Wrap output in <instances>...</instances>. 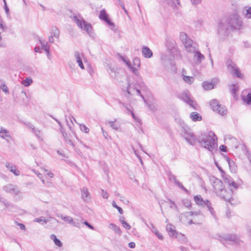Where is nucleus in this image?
<instances>
[{
    "label": "nucleus",
    "mask_w": 251,
    "mask_h": 251,
    "mask_svg": "<svg viewBox=\"0 0 251 251\" xmlns=\"http://www.w3.org/2000/svg\"><path fill=\"white\" fill-rule=\"evenodd\" d=\"M181 134L186 141L191 145H195L198 141L201 146L210 151L217 148V138L212 131L209 132L207 134H201L197 139L189 127L185 126L182 128Z\"/></svg>",
    "instance_id": "1"
},
{
    "label": "nucleus",
    "mask_w": 251,
    "mask_h": 251,
    "mask_svg": "<svg viewBox=\"0 0 251 251\" xmlns=\"http://www.w3.org/2000/svg\"><path fill=\"white\" fill-rule=\"evenodd\" d=\"M235 31V13H228L217 25V33L219 36H232Z\"/></svg>",
    "instance_id": "2"
},
{
    "label": "nucleus",
    "mask_w": 251,
    "mask_h": 251,
    "mask_svg": "<svg viewBox=\"0 0 251 251\" xmlns=\"http://www.w3.org/2000/svg\"><path fill=\"white\" fill-rule=\"evenodd\" d=\"M210 181L216 195L226 201H228L227 205L229 204L231 205L234 204L232 202L234 201L233 198L232 197H230L229 193L226 192L223 185V182L221 180L214 176H212L210 178Z\"/></svg>",
    "instance_id": "3"
},
{
    "label": "nucleus",
    "mask_w": 251,
    "mask_h": 251,
    "mask_svg": "<svg viewBox=\"0 0 251 251\" xmlns=\"http://www.w3.org/2000/svg\"><path fill=\"white\" fill-rule=\"evenodd\" d=\"M71 18L81 30L85 31L89 35L92 34L93 28L91 25L86 22L80 14L74 13Z\"/></svg>",
    "instance_id": "4"
},
{
    "label": "nucleus",
    "mask_w": 251,
    "mask_h": 251,
    "mask_svg": "<svg viewBox=\"0 0 251 251\" xmlns=\"http://www.w3.org/2000/svg\"><path fill=\"white\" fill-rule=\"evenodd\" d=\"M225 65L227 73L232 77L235 76V63L233 56V50H229V54L227 56Z\"/></svg>",
    "instance_id": "5"
},
{
    "label": "nucleus",
    "mask_w": 251,
    "mask_h": 251,
    "mask_svg": "<svg viewBox=\"0 0 251 251\" xmlns=\"http://www.w3.org/2000/svg\"><path fill=\"white\" fill-rule=\"evenodd\" d=\"M60 131L62 133L66 143L72 146L75 147L73 139L75 137L72 126H61Z\"/></svg>",
    "instance_id": "6"
},
{
    "label": "nucleus",
    "mask_w": 251,
    "mask_h": 251,
    "mask_svg": "<svg viewBox=\"0 0 251 251\" xmlns=\"http://www.w3.org/2000/svg\"><path fill=\"white\" fill-rule=\"evenodd\" d=\"M187 217L189 216H192V219L189 220L188 224L191 225L192 224H200L201 223L203 220V217L201 213L200 212H188L185 214Z\"/></svg>",
    "instance_id": "7"
},
{
    "label": "nucleus",
    "mask_w": 251,
    "mask_h": 251,
    "mask_svg": "<svg viewBox=\"0 0 251 251\" xmlns=\"http://www.w3.org/2000/svg\"><path fill=\"white\" fill-rule=\"evenodd\" d=\"M210 105L211 109L215 112L221 115H225L226 114L227 110L226 107L219 103L216 100H212L210 101Z\"/></svg>",
    "instance_id": "8"
},
{
    "label": "nucleus",
    "mask_w": 251,
    "mask_h": 251,
    "mask_svg": "<svg viewBox=\"0 0 251 251\" xmlns=\"http://www.w3.org/2000/svg\"><path fill=\"white\" fill-rule=\"evenodd\" d=\"M127 93L129 95L134 97H140L144 99L141 93V89L139 86L136 84H130L127 88Z\"/></svg>",
    "instance_id": "9"
},
{
    "label": "nucleus",
    "mask_w": 251,
    "mask_h": 251,
    "mask_svg": "<svg viewBox=\"0 0 251 251\" xmlns=\"http://www.w3.org/2000/svg\"><path fill=\"white\" fill-rule=\"evenodd\" d=\"M127 93L129 95L134 97H140L144 99L141 93V89L139 86L136 84H130L127 88Z\"/></svg>",
    "instance_id": "10"
},
{
    "label": "nucleus",
    "mask_w": 251,
    "mask_h": 251,
    "mask_svg": "<svg viewBox=\"0 0 251 251\" xmlns=\"http://www.w3.org/2000/svg\"><path fill=\"white\" fill-rule=\"evenodd\" d=\"M195 201L197 204L201 205H206L208 208V209L210 211V213L212 215H214V211L213 208L211 206V203L208 200L204 201L200 195L196 196L194 198Z\"/></svg>",
    "instance_id": "11"
},
{
    "label": "nucleus",
    "mask_w": 251,
    "mask_h": 251,
    "mask_svg": "<svg viewBox=\"0 0 251 251\" xmlns=\"http://www.w3.org/2000/svg\"><path fill=\"white\" fill-rule=\"evenodd\" d=\"M181 99L189 104L191 107H193L194 109H198V105L195 101H194L190 97V94L187 92L182 93L180 95Z\"/></svg>",
    "instance_id": "12"
},
{
    "label": "nucleus",
    "mask_w": 251,
    "mask_h": 251,
    "mask_svg": "<svg viewBox=\"0 0 251 251\" xmlns=\"http://www.w3.org/2000/svg\"><path fill=\"white\" fill-rule=\"evenodd\" d=\"M2 189L5 192L15 196L19 195L20 193L18 186L12 183L6 184L3 187Z\"/></svg>",
    "instance_id": "13"
},
{
    "label": "nucleus",
    "mask_w": 251,
    "mask_h": 251,
    "mask_svg": "<svg viewBox=\"0 0 251 251\" xmlns=\"http://www.w3.org/2000/svg\"><path fill=\"white\" fill-rule=\"evenodd\" d=\"M74 58L78 67L82 70H85L83 61L85 62L86 58L84 54L79 51H76L74 53Z\"/></svg>",
    "instance_id": "14"
},
{
    "label": "nucleus",
    "mask_w": 251,
    "mask_h": 251,
    "mask_svg": "<svg viewBox=\"0 0 251 251\" xmlns=\"http://www.w3.org/2000/svg\"><path fill=\"white\" fill-rule=\"evenodd\" d=\"M104 67L111 77L114 78H117L118 68L113 64L110 62H105L104 63Z\"/></svg>",
    "instance_id": "15"
},
{
    "label": "nucleus",
    "mask_w": 251,
    "mask_h": 251,
    "mask_svg": "<svg viewBox=\"0 0 251 251\" xmlns=\"http://www.w3.org/2000/svg\"><path fill=\"white\" fill-rule=\"evenodd\" d=\"M56 216L58 218H61L64 222L72 225V226L80 228L81 224V223L76 222L74 220L73 218L67 215H63L60 214H56Z\"/></svg>",
    "instance_id": "16"
},
{
    "label": "nucleus",
    "mask_w": 251,
    "mask_h": 251,
    "mask_svg": "<svg viewBox=\"0 0 251 251\" xmlns=\"http://www.w3.org/2000/svg\"><path fill=\"white\" fill-rule=\"evenodd\" d=\"M218 78H213L210 81H204L202 83V87L205 90H210L214 88L219 83Z\"/></svg>",
    "instance_id": "17"
},
{
    "label": "nucleus",
    "mask_w": 251,
    "mask_h": 251,
    "mask_svg": "<svg viewBox=\"0 0 251 251\" xmlns=\"http://www.w3.org/2000/svg\"><path fill=\"white\" fill-rule=\"evenodd\" d=\"M224 181L225 183L228 185V188L230 190V192L228 193L230 194V197H232V195H233V192L235 190V183L233 179L231 178L229 176H226L225 177Z\"/></svg>",
    "instance_id": "18"
},
{
    "label": "nucleus",
    "mask_w": 251,
    "mask_h": 251,
    "mask_svg": "<svg viewBox=\"0 0 251 251\" xmlns=\"http://www.w3.org/2000/svg\"><path fill=\"white\" fill-rule=\"evenodd\" d=\"M184 46L187 51L191 53H194L198 50L197 45L193 43L192 40L186 42Z\"/></svg>",
    "instance_id": "19"
},
{
    "label": "nucleus",
    "mask_w": 251,
    "mask_h": 251,
    "mask_svg": "<svg viewBox=\"0 0 251 251\" xmlns=\"http://www.w3.org/2000/svg\"><path fill=\"white\" fill-rule=\"evenodd\" d=\"M181 76L183 81L188 84H192L194 81V77L187 75V72L184 69L182 70Z\"/></svg>",
    "instance_id": "20"
},
{
    "label": "nucleus",
    "mask_w": 251,
    "mask_h": 251,
    "mask_svg": "<svg viewBox=\"0 0 251 251\" xmlns=\"http://www.w3.org/2000/svg\"><path fill=\"white\" fill-rule=\"evenodd\" d=\"M81 198L84 202H88L91 200V197L87 188H82L81 190Z\"/></svg>",
    "instance_id": "21"
},
{
    "label": "nucleus",
    "mask_w": 251,
    "mask_h": 251,
    "mask_svg": "<svg viewBox=\"0 0 251 251\" xmlns=\"http://www.w3.org/2000/svg\"><path fill=\"white\" fill-rule=\"evenodd\" d=\"M204 56L198 50L194 53L193 61L197 65L201 64L202 60L204 59Z\"/></svg>",
    "instance_id": "22"
},
{
    "label": "nucleus",
    "mask_w": 251,
    "mask_h": 251,
    "mask_svg": "<svg viewBox=\"0 0 251 251\" xmlns=\"http://www.w3.org/2000/svg\"><path fill=\"white\" fill-rule=\"evenodd\" d=\"M27 98V95L25 91L23 90L19 94V97H14V99L18 102L21 104L25 103V98Z\"/></svg>",
    "instance_id": "23"
},
{
    "label": "nucleus",
    "mask_w": 251,
    "mask_h": 251,
    "mask_svg": "<svg viewBox=\"0 0 251 251\" xmlns=\"http://www.w3.org/2000/svg\"><path fill=\"white\" fill-rule=\"evenodd\" d=\"M99 17L100 19L104 21L109 25H114V24L110 21L108 15L104 10L100 11Z\"/></svg>",
    "instance_id": "24"
},
{
    "label": "nucleus",
    "mask_w": 251,
    "mask_h": 251,
    "mask_svg": "<svg viewBox=\"0 0 251 251\" xmlns=\"http://www.w3.org/2000/svg\"><path fill=\"white\" fill-rule=\"evenodd\" d=\"M142 53L143 56L147 58H150L152 56V51L146 46H144L142 48Z\"/></svg>",
    "instance_id": "25"
},
{
    "label": "nucleus",
    "mask_w": 251,
    "mask_h": 251,
    "mask_svg": "<svg viewBox=\"0 0 251 251\" xmlns=\"http://www.w3.org/2000/svg\"><path fill=\"white\" fill-rule=\"evenodd\" d=\"M166 230L169 233V235L172 237H175V235L177 233L175 229V226L172 224H168L166 226Z\"/></svg>",
    "instance_id": "26"
},
{
    "label": "nucleus",
    "mask_w": 251,
    "mask_h": 251,
    "mask_svg": "<svg viewBox=\"0 0 251 251\" xmlns=\"http://www.w3.org/2000/svg\"><path fill=\"white\" fill-rule=\"evenodd\" d=\"M169 179L170 180L174 181V182L176 184L179 188L185 191L186 192H188V190L183 186V185L178 181L175 175L171 174L169 176Z\"/></svg>",
    "instance_id": "27"
},
{
    "label": "nucleus",
    "mask_w": 251,
    "mask_h": 251,
    "mask_svg": "<svg viewBox=\"0 0 251 251\" xmlns=\"http://www.w3.org/2000/svg\"><path fill=\"white\" fill-rule=\"evenodd\" d=\"M5 167L9 170V171L14 174L16 176H19L20 175V171L17 169L16 166H13L9 163L5 164Z\"/></svg>",
    "instance_id": "28"
},
{
    "label": "nucleus",
    "mask_w": 251,
    "mask_h": 251,
    "mask_svg": "<svg viewBox=\"0 0 251 251\" xmlns=\"http://www.w3.org/2000/svg\"><path fill=\"white\" fill-rule=\"evenodd\" d=\"M109 228L113 230L115 233L119 235L122 234V231L120 228L115 224L111 223L109 225Z\"/></svg>",
    "instance_id": "29"
},
{
    "label": "nucleus",
    "mask_w": 251,
    "mask_h": 251,
    "mask_svg": "<svg viewBox=\"0 0 251 251\" xmlns=\"http://www.w3.org/2000/svg\"><path fill=\"white\" fill-rule=\"evenodd\" d=\"M165 2L173 8H177L179 4V0H165Z\"/></svg>",
    "instance_id": "30"
},
{
    "label": "nucleus",
    "mask_w": 251,
    "mask_h": 251,
    "mask_svg": "<svg viewBox=\"0 0 251 251\" xmlns=\"http://www.w3.org/2000/svg\"><path fill=\"white\" fill-rule=\"evenodd\" d=\"M172 56L171 53L169 52L163 53L161 56V59L165 63L171 59Z\"/></svg>",
    "instance_id": "31"
},
{
    "label": "nucleus",
    "mask_w": 251,
    "mask_h": 251,
    "mask_svg": "<svg viewBox=\"0 0 251 251\" xmlns=\"http://www.w3.org/2000/svg\"><path fill=\"white\" fill-rule=\"evenodd\" d=\"M0 88L6 95L9 94V92L8 87L6 84L1 80H0Z\"/></svg>",
    "instance_id": "32"
},
{
    "label": "nucleus",
    "mask_w": 251,
    "mask_h": 251,
    "mask_svg": "<svg viewBox=\"0 0 251 251\" xmlns=\"http://www.w3.org/2000/svg\"><path fill=\"white\" fill-rule=\"evenodd\" d=\"M242 99L248 105L251 104V89L250 92H249L246 96L242 97Z\"/></svg>",
    "instance_id": "33"
},
{
    "label": "nucleus",
    "mask_w": 251,
    "mask_h": 251,
    "mask_svg": "<svg viewBox=\"0 0 251 251\" xmlns=\"http://www.w3.org/2000/svg\"><path fill=\"white\" fill-rule=\"evenodd\" d=\"M191 119L194 121H201V117L197 112H192L190 115Z\"/></svg>",
    "instance_id": "34"
},
{
    "label": "nucleus",
    "mask_w": 251,
    "mask_h": 251,
    "mask_svg": "<svg viewBox=\"0 0 251 251\" xmlns=\"http://www.w3.org/2000/svg\"><path fill=\"white\" fill-rule=\"evenodd\" d=\"M33 82L32 79L30 77H27L22 81V84L25 87H28Z\"/></svg>",
    "instance_id": "35"
},
{
    "label": "nucleus",
    "mask_w": 251,
    "mask_h": 251,
    "mask_svg": "<svg viewBox=\"0 0 251 251\" xmlns=\"http://www.w3.org/2000/svg\"><path fill=\"white\" fill-rule=\"evenodd\" d=\"M244 28L243 21L236 16V30L242 29Z\"/></svg>",
    "instance_id": "36"
},
{
    "label": "nucleus",
    "mask_w": 251,
    "mask_h": 251,
    "mask_svg": "<svg viewBox=\"0 0 251 251\" xmlns=\"http://www.w3.org/2000/svg\"><path fill=\"white\" fill-rule=\"evenodd\" d=\"M50 239H52L54 241V244L56 246H57L59 247L62 246V243L59 239H58L56 238V236L55 235L52 234L50 236Z\"/></svg>",
    "instance_id": "37"
},
{
    "label": "nucleus",
    "mask_w": 251,
    "mask_h": 251,
    "mask_svg": "<svg viewBox=\"0 0 251 251\" xmlns=\"http://www.w3.org/2000/svg\"><path fill=\"white\" fill-rule=\"evenodd\" d=\"M174 238H176L177 239V240L182 242H185L186 241V238L184 234L181 233H177L175 236Z\"/></svg>",
    "instance_id": "38"
},
{
    "label": "nucleus",
    "mask_w": 251,
    "mask_h": 251,
    "mask_svg": "<svg viewBox=\"0 0 251 251\" xmlns=\"http://www.w3.org/2000/svg\"><path fill=\"white\" fill-rule=\"evenodd\" d=\"M0 137L2 138L9 137L10 134L9 131L5 129H1L0 131Z\"/></svg>",
    "instance_id": "39"
},
{
    "label": "nucleus",
    "mask_w": 251,
    "mask_h": 251,
    "mask_svg": "<svg viewBox=\"0 0 251 251\" xmlns=\"http://www.w3.org/2000/svg\"><path fill=\"white\" fill-rule=\"evenodd\" d=\"M243 13L245 15L246 18L248 19H251V7L246 9L244 8Z\"/></svg>",
    "instance_id": "40"
},
{
    "label": "nucleus",
    "mask_w": 251,
    "mask_h": 251,
    "mask_svg": "<svg viewBox=\"0 0 251 251\" xmlns=\"http://www.w3.org/2000/svg\"><path fill=\"white\" fill-rule=\"evenodd\" d=\"M180 38L184 45L185 44L186 42H188V41H191L190 39L188 38L187 35L185 33H181Z\"/></svg>",
    "instance_id": "41"
},
{
    "label": "nucleus",
    "mask_w": 251,
    "mask_h": 251,
    "mask_svg": "<svg viewBox=\"0 0 251 251\" xmlns=\"http://www.w3.org/2000/svg\"><path fill=\"white\" fill-rule=\"evenodd\" d=\"M229 90L234 98H235V86L233 83L229 85Z\"/></svg>",
    "instance_id": "42"
},
{
    "label": "nucleus",
    "mask_w": 251,
    "mask_h": 251,
    "mask_svg": "<svg viewBox=\"0 0 251 251\" xmlns=\"http://www.w3.org/2000/svg\"><path fill=\"white\" fill-rule=\"evenodd\" d=\"M34 222L38 223L43 222V223L46 224L49 222V220L44 219L43 217H41L40 218L35 219L34 220Z\"/></svg>",
    "instance_id": "43"
},
{
    "label": "nucleus",
    "mask_w": 251,
    "mask_h": 251,
    "mask_svg": "<svg viewBox=\"0 0 251 251\" xmlns=\"http://www.w3.org/2000/svg\"><path fill=\"white\" fill-rule=\"evenodd\" d=\"M52 34L54 37L58 38L60 34L59 30L56 28H52Z\"/></svg>",
    "instance_id": "44"
},
{
    "label": "nucleus",
    "mask_w": 251,
    "mask_h": 251,
    "mask_svg": "<svg viewBox=\"0 0 251 251\" xmlns=\"http://www.w3.org/2000/svg\"><path fill=\"white\" fill-rule=\"evenodd\" d=\"M112 205L114 208H116V209L118 210L120 214H122L123 213V210L122 208H121L120 207H119V206H118V205L116 204V202H115V201H112Z\"/></svg>",
    "instance_id": "45"
},
{
    "label": "nucleus",
    "mask_w": 251,
    "mask_h": 251,
    "mask_svg": "<svg viewBox=\"0 0 251 251\" xmlns=\"http://www.w3.org/2000/svg\"><path fill=\"white\" fill-rule=\"evenodd\" d=\"M236 77H238L241 79H244V75L243 73L238 69L236 68Z\"/></svg>",
    "instance_id": "46"
},
{
    "label": "nucleus",
    "mask_w": 251,
    "mask_h": 251,
    "mask_svg": "<svg viewBox=\"0 0 251 251\" xmlns=\"http://www.w3.org/2000/svg\"><path fill=\"white\" fill-rule=\"evenodd\" d=\"M133 63L134 66L139 67L140 66V61L139 58L137 57L134 58L133 60Z\"/></svg>",
    "instance_id": "47"
},
{
    "label": "nucleus",
    "mask_w": 251,
    "mask_h": 251,
    "mask_svg": "<svg viewBox=\"0 0 251 251\" xmlns=\"http://www.w3.org/2000/svg\"><path fill=\"white\" fill-rule=\"evenodd\" d=\"M39 43L42 47V49L43 50L45 49L46 47H50L46 42L42 39H39Z\"/></svg>",
    "instance_id": "48"
},
{
    "label": "nucleus",
    "mask_w": 251,
    "mask_h": 251,
    "mask_svg": "<svg viewBox=\"0 0 251 251\" xmlns=\"http://www.w3.org/2000/svg\"><path fill=\"white\" fill-rule=\"evenodd\" d=\"M152 232H153L159 239H163V237L161 233H160L157 229L152 230Z\"/></svg>",
    "instance_id": "49"
},
{
    "label": "nucleus",
    "mask_w": 251,
    "mask_h": 251,
    "mask_svg": "<svg viewBox=\"0 0 251 251\" xmlns=\"http://www.w3.org/2000/svg\"><path fill=\"white\" fill-rule=\"evenodd\" d=\"M121 60L125 62L126 65L128 67H130V65L131 64L129 60L126 57H124V56H121L120 57Z\"/></svg>",
    "instance_id": "50"
},
{
    "label": "nucleus",
    "mask_w": 251,
    "mask_h": 251,
    "mask_svg": "<svg viewBox=\"0 0 251 251\" xmlns=\"http://www.w3.org/2000/svg\"><path fill=\"white\" fill-rule=\"evenodd\" d=\"M183 204L185 205L186 207H190L191 206V203L190 201L187 199L184 200L183 201Z\"/></svg>",
    "instance_id": "51"
},
{
    "label": "nucleus",
    "mask_w": 251,
    "mask_h": 251,
    "mask_svg": "<svg viewBox=\"0 0 251 251\" xmlns=\"http://www.w3.org/2000/svg\"><path fill=\"white\" fill-rule=\"evenodd\" d=\"M129 68L131 69V70L132 71L133 73L135 75H137L138 74V69H137L138 67H135V66H132L130 64V67H129Z\"/></svg>",
    "instance_id": "52"
},
{
    "label": "nucleus",
    "mask_w": 251,
    "mask_h": 251,
    "mask_svg": "<svg viewBox=\"0 0 251 251\" xmlns=\"http://www.w3.org/2000/svg\"><path fill=\"white\" fill-rule=\"evenodd\" d=\"M30 127H31L32 131L34 132L37 136H38L40 132V130L38 128L37 126H33V127H31V126Z\"/></svg>",
    "instance_id": "53"
},
{
    "label": "nucleus",
    "mask_w": 251,
    "mask_h": 251,
    "mask_svg": "<svg viewBox=\"0 0 251 251\" xmlns=\"http://www.w3.org/2000/svg\"><path fill=\"white\" fill-rule=\"evenodd\" d=\"M226 161L227 162V163L228 164V165H229V167H231L234 166V162L233 161L231 160L230 159V158L229 157H226Z\"/></svg>",
    "instance_id": "54"
},
{
    "label": "nucleus",
    "mask_w": 251,
    "mask_h": 251,
    "mask_svg": "<svg viewBox=\"0 0 251 251\" xmlns=\"http://www.w3.org/2000/svg\"><path fill=\"white\" fill-rule=\"evenodd\" d=\"M101 196L103 198V199H108V194L107 193V192L105 191H104V190H101Z\"/></svg>",
    "instance_id": "55"
},
{
    "label": "nucleus",
    "mask_w": 251,
    "mask_h": 251,
    "mask_svg": "<svg viewBox=\"0 0 251 251\" xmlns=\"http://www.w3.org/2000/svg\"><path fill=\"white\" fill-rule=\"evenodd\" d=\"M81 131L85 133H88L89 131V129L87 126H79Z\"/></svg>",
    "instance_id": "56"
},
{
    "label": "nucleus",
    "mask_w": 251,
    "mask_h": 251,
    "mask_svg": "<svg viewBox=\"0 0 251 251\" xmlns=\"http://www.w3.org/2000/svg\"><path fill=\"white\" fill-rule=\"evenodd\" d=\"M122 225L126 229H129L131 228V226L126 222H123Z\"/></svg>",
    "instance_id": "57"
},
{
    "label": "nucleus",
    "mask_w": 251,
    "mask_h": 251,
    "mask_svg": "<svg viewBox=\"0 0 251 251\" xmlns=\"http://www.w3.org/2000/svg\"><path fill=\"white\" fill-rule=\"evenodd\" d=\"M132 150H133V152H134L135 154L136 155V156L140 160V161L142 163L141 158L140 156L138 155L137 151L135 149V148L133 146H132Z\"/></svg>",
    "instance_id": "58"
},
{
    "label": "nucleus",
    "mask_w": 251,
    "mask_h": 251,
    "mask_svg": "<svg viewBox=\"0 0 251 251\" xmlns=\"http://www.w3.org/2000/svg\"><path fill=\"white\" fill-rule=\"evenodd\" d=\"M148 107L152 111H154L156 110V106L153 104H148Z\"/></svg>",
    "instance_id": "59"
},
{
    "label": "nucleus",
    "mask_w": 251,
    "mask_h": 251,
    "mask_svg": "<svg viewBox=\"0 0 251 251\" xmlns=\"http://www.w3.org/2000/svg\"><path fill=\"white\" fill-rule=\"evenodd\" d=\"M4 10H5V12L6 13L7 16L8 17L10 15V12H9V8L8 7L7 4H5V5H4Z\"/></svg>",
    "instance_id": "60"
},
{
    "label": "nucleus",
    "mask_w": 251,
    "mask_h": 251,
    "mask_svg": "<svg viewBox=\"0 0 251 251\" xmlns=\"http://www.w3.org/2000/svg\"><path fill=\"white\" fill-rule=\"evenodd\" d=\"M2 200L3 199L2 198H0V201L2 202L6 207H8V206H10V204L8 203V202L5 200Z\"/></svg>",
    "instance_id": "61"
},
{
    "label": "nucleus",
    "mask_w": 251,
    "mask_h": 251,
    "mask_svg": "<svg viewBox=\"0 0 251 251\" xmlns=\"http://www.w3.org/2000/svg\"><path fill=\"white\" fill-rule=\"evenodd\" d=\"M201 1V0H191V3L193 5H197L200 4Z\"/></svg>",
    "instance_id": "62"
},
{
    "label": "nucleus",
    "mask_w": 251,
    "mask_h": 251,
    "mask_svg": "<svg viewBox=\"0 0 251 251\" xmlns=\"http://www.w3.org/2000/svg\"><path fill=\"white\" fill-rule=\"evenodd\" d=\"M33 172L37 175L38 178H39L40 179H42L43 175L41 173L34 170H33Z\"/></svg>",
    "instance_id": "63"
},
{
    "label": "nucleus",
    "mask_w": 251,
    "mask_h": 251,
    "mask_svg": "<svg viewBox=\"0 0 251 251\" xmlns=\"http://www.w3.org/2000/svg\"><path fill=\"white\" fill-rule=\"evenodd\" d=\"M246 155H247L249 161L251 163V154L248 151H246Z\"/></svg>",
    "instance_id": "64"
}]
</instances>
